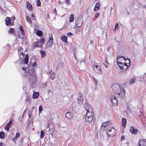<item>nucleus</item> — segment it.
<instances>
[{"label": "nucleus", "instance_id": "2eb2a0df", "mask_svg": "<svg viewBox=\"0 0 146 146\" xmlns=\"http://www.w3.org/2000/svg\"><path fill=\"white\" fill-rule=\"evenodd\" d=\"M130 131L131 133L135 134H136L137 132V130L134 128V126H131L130 129Z\"/></svg>", "mask_w": 146, "mask_h": 146}, {"label": "nucleus", "instance_id": "a18cd8bd", "mask_svg": "<svg viewBox=\"0 0 146 146\" xmlns=\"http://www.w3.org/2000/svg\"><path fill=\"white\" fill-rule=\"evenodd\" d=\"M32 19L33 20H35V16L33 14H32V16L31 17Z\"/></svg>", "mask_w": 146, "mask_h": 146}, {"label": "nucleus", "instance_id": "ddd939ff", "mask_svg": "<svg viewBox=\"0 0 146 146\" xmlns=\"http://www.w3.org/2000/svg\"><path fill=\"white\" fill-rule=\"evenodd\" d=\"M84 107L86 110V111H92V108L91 106L87 103H85L84 105Z\"/></svg>", "mask_w": 146, "mask_h": 146}, {"label": "nucleus", "instance_id": "ea45409f", "mask_svg": "<svg viewBox=\"0 0 146 146\" xmlns=\"http://www.w3.org/2000/svg\"><path fill=\"white\" fill-rule=\"evenodd\" d=\"M49 40H53L52 34L50 33L49 35Z\"/></svg>", "mask_w": 146, "mask_h": 146}, {"label": "nucleus", "instance_id": "a211bd4d", "mask_svg": "<svg viewBox=\"0 0 146 146\" xmlns=\"http://www.w3.org/2000/svg\"><path fill=\"white\" fill-rule=\"evenodd\" d=\"M138 144H140L141 146H146V141L142 139L139 141Z\"/></svg>", "mask_w": 146, "mask_h": 146}, {"label": "nucleus", "instance_id": "cd10ccee", "mask_svg": "<svg viewBox=\"0 0 146 146\" xmlns=\"http://www.w3.org/2000/svg\"><path fill=\"white\" fill-rule=\"evenodd\" d=\"M27 8L29 11H31L32 9V5L30 4L29 2L27 1Z\"/></svg>", "mask_w": 146, "mask_h": 146}, {"label": "nucleus", "instance_id": "0eeeda50", "mask_svg": "<svg viewBox=\"0 0 146 146\" xmlns=\"http://www.w3.org/2000/svg\"><path fill=\"white\" fill-rule=\"evenodd\" d=\"M93 69L96 73L100 74L102 72V68L99 65H95L93 66Z\"/></svg>", "mask_w": 146, "mask_h": 146}, {"label": "nucleus", "instance_id": "680f3d73", "mask_svg": "<svg viewBox=\"0 0 146 146\" xmlns=\"http://www.w3.org/2000/svg\"><path fill=\"white\" fill-rule=\"evenodd\" d=\"M104 66H105L106 68H108V66L106 65V64H104Z\"/></svg>", "mask_w": 146, "mask_h": 146}, {"label": "nucleus", "instance_id": "6ab92c4d", "mask_svg": "<svg viewBox=\"0 0 146 146\" xmlns=\"http://www.w3.org/2000/svg\"><path fill=\"white\" fill-rule=\"evenodd\" d=\"M94 114L93 113H92V111H86V115L85 116V117H90L91 116L94 117Z\"/></svg>", "mask_w": 146, "mask_h": 146}, {"label": "nucleus", "instance_id": "37998d69", "mask_svg": "<svg viewBox=\"0 0 146 146\" xmlns=\"http://www.w3.org/2000/svg\"><path fill=\"white\" fill-rule=\"evenodd\" d=\"M5 134L3 132H1L0 133V137H4Z\"/></svg>", "mask_w": 146, "mask_h": 146}, {"label": "nucleus", "instance_id": "4d7b16f0", "mask_svg": "<svg viewBox=\"0 0 146 146\" xmlns=\"http://www.w3.org/2000/svg\"><path fill=\"white\" fill-rule=\"evenodd\" d=\"M54 11L56 13L57 12H56V8H55L54 10Z\"/></svg>", "mask_w": 146, "mask_h": 146}, {"label": "nucleus", "instance_id": "f03ea898", "mask_svg": "<svg viewBox=\"0 0 146 146\" xmlns=\"http://www.w3.org/2000/svg\"><path fill=\"white\" fill-rule=\"evenodd\" d=\"M111 89L114 93L117 94L119 96L123 97L124 96L125 90L123 88L121 89L118 84H113L111 86Z\"/></svg>", "mask_w": 146, "mask_h": 146}, {"label": "nucleus", "instance_id": "6e6552de", "mask_svg": "<svg viewBox=\"0 0 146 146\" xmlns=\"http://www.w3.org/2000/svg\"><path fill=\"white\" fill-rule=\"evenodd\" d=\"M111 101L113 105L114 106H116L117 105V100L116 99L115 95H111Z\"/></svg>", "mask_w": 146, "mask_h": 146}, {"label": "nucleus", "instance_id": "7c9ffc66", "mask_svg": "<svg viewBox=\"0 0 146 146\" xmlns=\"http://www.w3.org/2000/svg\"><path fill=\"white\" fill-rule=\"evenodd\" d=\"M39 94L38 92H34L33 93V98H37L38 96H39Z\"/></svg>", "mask_w": 146, "mask_h": 146}, {"label": "nucleus", "instance_id": "09e8293b", "mask_svg": "<svg viewBox=\"0 0 146 146\" xmlns=\"http://www.w3.org/2000/svg\"><path fill=\"white\" fill-rule=\"evenodd\" d=\"M66 2L67 4L68 5L70 4V1L69 0H66Z\"/></svg>", "mask_w": 146, "mask_h": 146}, {"label": "nucleus", "instance_id": "c756f323", "mask_svg": "<svg viewBox=\"0 0 146 146\" xmlns=\"http://www.w3.org/2000/svg\"><path fill=\"white\" fill-rule=\"evenodd\" d=\"M19 29L20 30V32L21 34L23 36H25V32L23 30V27L22 26H20L19 27Z\"/></svg>", "mask_w": 146, "mask_h": 146}, {"label": "nucleus", "instance_id": "13d9d810", "mask_svg": "<svg viewBox=\"0 0 146 146\" xmlns=\"http://www.w3.org/2000/svg\"><path fill=\"white\" fill-rule=\"evenodd\" d=\"M110 48V47H109V46H108V48H107V49H107V50L108 51V50H109V49Z\"/></svg>", "mask_w": 146, "mask_h": 146}, {"label": "nucleus", "instance_id": "0e129e2a", "mask_svg": "<svg viewBox=\"0 0 146 146\" xmlns=\"http://www.w3.org/2000/svg\"><path fill=\"white\" fill-rule=\"evenodd\" d=\"M26 109L24 111V112H23V114L25 113V112H26Z\"/></svg>", "mask_w": 146, "mask_h": 146}, {"label": "nucleus", "instance_id": "3c124183", "mask_svg": "<svg viewBox=\"0 0 146 146\" xmlns=\"http://www.w3.org/2000/svg\"><path fill=\"white\" fill-rule=\"evenodd\" d=\"M119 25V24L118 23H117L115 25V28H117V29H118V26Z\"/></svg>", "mask_w": 146, "mask_h": 146}, {"label": "nucleus", "instance_id": "4be33fe9", "mask_svg": "<svg viewBox=\"0 0 146 146\" xmlns=\"http://www.w3.org/2000/svg\"><path fill=\"white\" fill-rule=\"evenodd\" d=\"M129 66L127 65V63H125L124 65H123V66L122 68V69L121 70H123V71H125L126 70H127L128 68L129 67Z\"/></svg>", "mask_w": 146, "mask_h": 146}, {"label": "nucleus", "instance_id": "c03bdc74", "mask_svg": "<svg viewBox=\"0 0 146 146\" xmlns=\"http://www.w3.org/2000/svg\"><path fill=\"white\" fill-rule=\"evenodd\" d=\"M99 15V13L98 12H97L95 14V17L96 18H97L98 17Z\"/></svg>", "mask_w": 146, "mask_h": 146}, {"label": "nucleus", "instance_id": "4c0bfd02", "mask_svg": "<svg viewBox=\"0 0 146 146\" xmlns=\"http://www.w3.org/2000/svg\"><path fill=\"white\" fill-rule=\"evenodd\" d=\"M135 82V79L134 78H133L130 80L129 82V83L130 84H133Z\"/></svg>", "mask_w": 146, "mask_h": 146}, {"label": "nucleus", "instance_id": "58836bf2", "mask_svg": "<svg viewBox=\"0 0 146 146\" xmlns=\"http://www.w3.org/2000/svg\"><path fill=\"white\" fill-rule=\"evenodd\" d=\"M42 110V107L41 105H40L38 108V113H40Z\"/></svg>", "mask_w": 146, "mask_h": 146}, {"label": "nucleus", "instance_id": "aec40b11", "mask_svg": "<svg viewBox=\"0 0 146 146\" xmlns=\"http://www.w3.org/2000/svg\"><path fill=\"white\" fill-rule=\"evenodd\" d=\"M94 117L91 116L90 117H85V120L89 123H91Z\"/></svg>", "mask_w": 146, "mask_h": 146}, {"label": "nucleus", "instance_id": "f704fd0d", "mask_svg": "<svg viewBox=\"0 0 146 146\" xmlns=\"http://www.w3.org/2000/svg\"><path fill=\"white\" fill-rule=\"evenodd\" d=\"M14 29L13 28H11L9 30L8 32L10 34H13L14 33Z\"/></svg>", "mask_w": 146, "mask_h": 146}, {"label": "nucleus", "instance_id": "79ce46f5", "mask_svg": "<svg viewBox=\"0 0 146 146\" xmlns=\"http://www.w3.org/2000/svg\"><path fill=\"white\" fill-rule=\"evenodd\" d=\"M44 132L42 131H40V137H44Z\"/></svg>", "mask_w": 146, "mask_h": 146}, {"label": "nucleus", "instance_id": "20e7f679", "mask_svg": "<svg viewBox=\"0 0 146 146\" xmlns=\"http://www.w3.org/2000/svg\"><path fill=\"white\" fill-rule=\"evenodd\" d=\"M106 133L108 136L114 137L116 135V131L113 127L108 126L106 129Z\"/></svg>", "mask_w": 146, "mask_h": 146}, {"label": "nucleus", "instance_id": "f8f14e48", "mask_svg": "<svg viewBox=\"0 0 146 146\" xmlns=\"http://www.w3.org/2000/svg\"><path fill=\"white\" fill-rule=\"evenodd\" d=\"M11 21V19L10 17H7L5 19V21L6 25L7 26H9L10 25L13 26V23H12Z\"/></svg>", "mask_w": 146, "mask_h": 146}, {"label": "nucleus", "instance_id": "e433bc0d", "mask_svg": "<svg viewBox=\"0 0 146 146\" xmlns=\"http://www.w3.org/2000/svg\"><path fill=\"white\" fill-rule=\"evenodd\" d=\"M125 61H126V62L125 63H127V64H129V66L130 65V63H131V60L129 58L126 59V60H125Z\"/></svg>", "mask_w": 146, "mask_h": 146}, {"label": "nucleus", "instance_id": "bf43d9fd", "mask_svg": "<svg viewBox=\"0 0 146 146\" xmlns=\"http://www.w3.org/2000/svg\"><path fill=\"white\" fill-rule=\"evenodd\" d=\"M15 17H13V19L12 20V21L13 22V20H15Z\"/></svg>", "mask_w": 146, "mask_h": 146}, {"label": "nucleus", "instance_id": "c9c22d12", "mask_svg": "<svg viewBox=\"0 0 146 146\" xmlns=\"http://www.w3.org/2000/svg\"><path fill=\"white\" fill-rule=\"evenodd\" d=\"M40 53L42 57H44L46 56V53L44 51L41 50L40 51Z\"/></svg>", "mask_w": 146, "mask_h": 146}, {"label": "nucleus", "instance_id": "412c9836", "mask_svg": "<svg viewBox=\"0 0 146 146\" xmlns=\"http://www.w3.org/2000/svg\"><path fill=\"white\" fill-rule=\"evenodd\" d=\"M67 38V36H66L64 35H63L61 36V38L62 41L67 43L68 42Z\"/></svg>", "mask_w": 146, "mask_h": 146}, {"label": "nucleus", "instance_id": "39448f33", "mask_svg": "<svg viewBox=\"0 0 146 146\" xmlns=\"http://www.w3.org/2000/svg\"><path fill=\"white\" fill-rule=\"evenodd\" d=\"M47 129H48L49 130L51 131V135L52 136L53 134L54 131V125L52 123L51 120H48L47 121Z\"/></svg>", "mask_w": 146, "mask_h": 146}, {"label": "nucleus", "instance_id": "de8ad7c7", "mask_svg": "<svg viewBox=\"0 0 146 146\" xmlns=\"http://www.w3.org/2000/svg\"><path fill=\"white\" fill-rule=\"evenodd\" d=\"M20 136V133H16L15 136V137H19Z\"/></svg>", "mask_w": 146, "mask_h": 146}, {"label": "nucleus", "instance_id": "8fccbe9b", "mask_svg": "<svg viewBox=\"0 0 146 146\" xmlns=\"http://www.w3.org/2000/svg\"><path fill=\"white\" fill-rule=\"evenodd\" d=\"M18 137H14V138H12V140L14 141H15V140L17 139V138H18Z\"/></svg>", "mask_w": 146, "mask_h": 146}, {"label": "nucleus", "instance_id": "bb28decb", "mask_svg": "<svg viewBox=\"0 0 146 146\" xmlns=\"http://www.w3.org/2000/svg\"><path fill=\"white\" fill-rule=\"evenodd\" d=\"M76 61L77 62V64L79 65H80L81 63L82 62H85L86 61L85 58L80 59L78 60H77L76 58Z\"/></svg>", "mask_w": 146, "mask_h": 146}, {"label": "nucleus", "instance_id": "9d476101", "mask_svg": "<svg viewBox=\"0 0 146 146\" xmlns=\"http://www.w3.org/2000/svg\"><path fill=\"white\" fill-rule=\"evenodd\" d=\"M45 40L43 38H40L39 40L38 41L36 42V46L38 47H40L42 46V43H44Z\"/></svg>", "mask_w": 146, "mask_h": 146}, {"label": "nucleus", "instance_id": "49530a36", "mask_svg": "<svg viewBox=\"0 0 146 146\" xmlns=\"http://www.w3.org/2000/svg\"><path fill=\"white\" fill-rule=\"evenodd\" d=\"M67 35L68 36H71L72 35V34L71 33L69 32L67 33Z\"/></svg>", "mask_w": 146, "mask_h": 146}, {"label": "nucleus", "instance_id": "f3484780", "mask_svg": "<svg viewBox=\"0 0 146 146\" xmlns=\"http://www.w3.org/2000/svg\"><path fill=\"white\" fill-rule=\"evenodd\" d=\"M108 124V121L106 122L105 123H103L101 126L100 129L101 130H104L105 127H106Z\"/></svg>", "mask_w": 146, "mask_h": 146}, {"label": "nucleus", "instance_id": "e2e57ef3", "mask_svg": "<svg viewBox=\"0 0 146 146\" xmlns=\"http://www.w3.org/2000/svg\"><path fill=\"white\" fill-rule=\"evenodd\" d=\"M47 17L48 18H49V16L48 15V14H47Z\"/></svg>", "mask_w": 146, "mask_h": 146}, {"label": "nucleus", "instance_id": "5701e85b", "mask_svg": "<svg viewBox=\"0 0 146 146\" xmlns=\"http://www.w3.org/2000/svg\"><path fill=\"white\" fill-rule=\"evenodd\" d=\"M122 125L123 127L124 128L125 127L127 123V120L125 118H123L122 119Z\"/></svg>", "mask_w": 146, "mask_h": 146}, {"label": "nucleus", "instance_id": "69168bd1", "mask_svg": "<svg viewBox=\"0 0 146 146\" xmlns=\"http://www.w3.org/2000/svg\"><path fill=\"white\" fill-rule=\"evenodd\" d=\"M106 62L107 64H109L108 62L106 60Z\"/></svg>", "mask_w": 146, "mask_h": 146}, {"label": "nucleus", "instance_id": "423d86ee", "mask_svg": "<svg viewBox=\"0 0 146 146\" xmlns=\"http://www.w3.org/2000/svg\"><path fill=\"white\" fill-rule=\"evenodd\" d=\"M121 58H123V59H124V57L122 56H118V57H117V63L120 69H121L124 63L121 62L120 61Z\"/></svg>", "mask_w": 146, "mask_h": 146}, {"label": "nucleus", "instance_id": "338daca9", "mask_svg": "<svg viewBox=\"0 0 146 146\" xmlns=\"http://www.w3.org/2000/svg\"><path fill=\"white\" fill-rule=\"evenodd\" d=\"M124 137H121L122 139H124Z\"/></svg>", "mask_w": 146, "mask_h": 146}, {"label": "nucleus", "instance_id": "774afa93", "mask_svg": "<svg viewBox=\"0 0 146 146\" xmlns=\"http://www.w3.org/2000/svg\"><path fill=\"white\" fill-rule=\"evenodd\" d=\"M0 138H2V139H3V138H4V137H0Z\"/></svg>", "mask_w": 146, "mask_h": 146}, {"label": "nucleus", "instance_id": "4468645a", "mask_svg": "<svg viewBox=\"0 0 146 146\" xmlns=\"http://www.w3.org/2000/svg\"><path fill=\"white\" fill-rule=\"evenodd\" d=\"M13 120L11 119L9 120V122L5 126V129L6 131L9 130L10 127L12 123Z\"/></svg>", "mask_w": 146, "mask_h": 146}, {"label": "nucleus", "instance_id": "c85d7f7f", "mask_svg": "<svg viewBox=\"0 0 146 146\" xmlns=\"http://www.w3.org/2000/svg\"><path fill=\"white\" fill-rule=\"evenodd\" d=\"M74 15L73 13H72L69 16V21L70 22H72L74 21Z\"/></svg>", "mask_w": 146, "mask_h": 146}, {"label": "nucleus", "instance_id": "2f4dec72", "mask_svg": "<svg viewBox=\"0 0 146 146\" xmlns=\"http://www.w3.org/2000/svg\"><path fill=\"white\" fill-rule=\"evenodd\" d=\"M131 110L128 107H127L126 108V110L125 111V113L126 115H128L129 113L130 112Z\"/></svg>", "mask_w": 146, "mask_h": 146}, {"label": "nucleus", "instance_id": "b1692460", "mask_svg": "<svg viewBox=\"0 0 146 146\" xmlns=\"http://www.w3.org/2000/svg\"><path fill=\"white\" fill-rule=\"evenodd\" d=\"M50 74L51 78L52 80L54 79L56 76V74L54 72H50Z\"/></svg>", "mask_w": 146, "mask_h": 146}, {"label": "nucleus", "instance_id": "f257e3e1", "mask_svg": "<svg viewBox=\"0 0 146 146\" xmlns=\"http://www.w3.org/2000/svg\"><path fill=\"white\" fill-rule=\"evenodd\" d=\"M35 57H33L30 60V63L28 67L22 68L21 70L22 75L30 82L32 87H35L37 80V76L35 72L34 67L36 64Z\"/></svg>", "mask_w": 146, "mask_h": 146}, {"label": "nucleus", "instance_id": "a19ab883", "mask_svg": "<svg viewBox=\"0 0 146 146\" xmlns=\"http://www.w3.org/2000/svg\"><path fill=\"white\" fill-rule=\"evenodd\" d=\"M40 0H37L36 5L38 6H39L40 5Z\"/></svg>", "mask_w": 146, "mask_h": 146}, {"label": "nucleus", "instance_id": "603ef678", "mask_svg": "<svg viewBox=\"0 0 146 146\" xmlns=\"http://www.w3.org/2000/svg\"><path fill=\"white\" fill-rule=\"evenodd\" d=\"M141 81H144V77H141Z\"/></svg>", "mask_w": 146, "mask_h": 146}, {"label": "nucleus", "instance_id": "864d4df0", "mask_svg": "<svg viewBox=\"0 0 146 146\" xmlns=\"http://www.w3.org/2000/svg\"><path fill=\"white\" fill-rule=\"evenodd\" d=\"M93 78L96 83H97V80L94 77Z\"/></svg>", "mask_w": 146, "mask_h": 146}, {"label": "nucleus", "instance_id": "dca6fc26", "mask_svg": "<svg viewBox=\"0 0 146 146\" xmlns=\"http://www.w3.org/2000/svg\"><path fill=\"white\" fill-rule=\"evenodd\" d=\"M65 116L66 118L71 119L73 117V114L70 112H68L65 114Z\"/></svg>", "mask_w": 146, "mask_h": 146}, {"label": "nucleus", "instance_id": "a878e982", "mask_svg": "<svg viewBox=\"0 0 146 146\" xmlns=\"http://www.w3.org/2000/svg\"><path fill=\"white\" fill-rule=\"evenodd\" d=\"M100 4L99 3H97L94 8V10L95 11H98L99 10L100 8Z\"/></svg>", "mask_w": 146, "mask_h": 146}, {"label": "nucleus", "instance_id": "393cba45", "mask_svg": "<svg viewBox=\"0 0 146 146\" xmlns=\"http://www.w3.org/2000/svg\"><path fill=\"white\" fill-rule=\"evenodd\" d=\"M53 45V40H49L46 44V46L48 47H50Z\"/></svg>", "mask_w": 146, "mask_h": 146}, {"label": "nucleus", "instance_id": "473e14b6", "mask_svg": "<svg viewBox=\"0 0 146 146\" xmlns=\"http://www.w3.org/2000/svg\"><path fill=\"white\" fill-rule=\"evenodd\" d=\"M36 34L38 36H40L42 35V32L40 30H38L36 32Z\"/></svg>", "mask_w": 146, "mask_h": 146}, {"label": "nucleus", "instance_id": "9b49d317", "mask_svg": "<svg viewBox=\"0 0 146 146\" xmlns=\"http://www.w3.org/2000/svg\"><path fill=\"white\" fill-rule=\"evenodd\" d=\"M83 96L80 93L78 95V97L77 98L78 103L80 105H82L83 101Z\"/></svg>", "mask_w": 146, "mask_h": 146}, {"label": "nucleus", "instance_id": "7ed1b4c3", "mask_svg": "<svg viewBox=\"0 0 146 146\" xmlns=\"http://www.w3.org/2000/svg\"><path fill=\"white\" fill-rule=\"evenodd\" d=\"M23 49L21 47H20L18 49L19 58L23 60L24 58V62L22 63L21 65L23 66L24 65V67H25L27 66L29 61V56L26 55L24 58V54L23 52Z\"/></svg>", "mask_w": 146, "mask_h": 146}, {"label": "nucleus", "instance_id": "5fc2aeb1", "mask_svg": "<svg viewBox=\"0 0 146 146\" xmlns=\"http://www.w3.org/2000/svg\"><path fill=\"white\" fill-rule=\"evenodd\" d=\"M3 143L2 142H0V146H2Z\"/></svg>", "mask_w": 146, "mask_h": 146}, {"label": "nucleus", "instance_id": "1a4fd4ad", "mask_svg": "<svg viewBox=\"0 0 146 146\" xmlns=\"http://www.w3.org/2000/svg\"><path fill=\"white\" fill-rule=\"evenodd\" d=\"M76 24L77 27H81L83 23L82 18H78L75 20Z\"/></svg>", "mask_w": 146, "mask_h": 146}, {"label": "nucleus", "instance_id": "6e6d98bb", "mask_svg": "<svg viewBox=\"0 0 146 146\" xmlns=\"http://www.w3.org/2000/svg\"><path fill=\"white\" fill-rule=\"evenodd\" d=\"M142 115V113H141V112H140V114H138V115L139 116H141V115Z\"/></svg>", "mask_w": 146, "mask_h": 146}, {"label": "nucleus", "instance_id": "72a5a7b5", "mask_svg": "<svg viewBox=\"0 0 146 146\" xmlns=\"http://www.w3.org/2000/svg\"><path fill=\"white\" fill-rule=\"evenodd\" d=\"M26 19L27 21L29 22L30 23H32V21L30 19V18L29 16H26Z\"/></svg>", "mask_w": 146, "mask_h": 146}, {"label": "nucleus", "instance_id": "052dcab7", "mask_svg": "<svg viewBox=\"0 0 146 146\" xmlns=\"http://www.w3.org/2000/svg\"><path fill=\"white\" fill-rule=\"evenodd\" d=\"M116 31V28H115H115H114V29H113V31Z\"/></svg>", "mask_w": 146, "mask_h": 146}]
</instances>
